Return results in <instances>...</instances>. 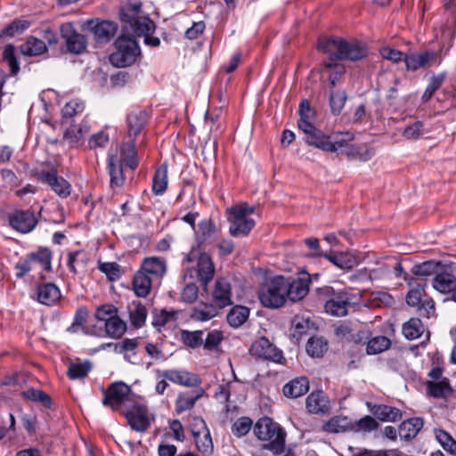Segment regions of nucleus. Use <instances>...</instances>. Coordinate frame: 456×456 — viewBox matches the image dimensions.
Returning <instances> with one entry per match:
<instances>
[{
	"mask_svg": "<svg viewBox=\"0 0 456 456\" xmlns=\"http://www.w3.org/2000/svg\"><path fill=\"white\" fill-rule=\"evenodd\" d=\"M319 297L324 301V310L330 315L343 317L348 309L358 304L357 296L345 289L325 286L317 289Z\"/></svg>",
	"mask_w": 456,
	"mask_h": 456,
	"instance_id": "nucleus-1",
	"label": "nucleus"
},
{
	"mask_svg": "<svg viewBox=\"0 0 456 456\" xmlns=\"http://www.w3.org/2000/svg\"><path fill=\"white\" fill-rule=\"evenodd\" d=\"M254 433L259 440L266 442L265 448L276 455L284 452L287 433L273 419L269 417L259 419L254 426Z\"/></svg>",
	"mask_w": 456,
	"mask_h": 456,
	"instance_id": "nucleus-2",
	"label": "nucleus"
},
{
	"mask_svg": "<svg viewBox=\"0 0 456 456\" xmlns=\"http://www.w3.org/2000/svg\"><path fill=\"white\" fill-rule=\"evenodd\" d=\"M310 131L305 132V141L308 145L314 146L325 152H336L350 141L354 140L353 134L349 132L326 134L314 126Z\"/></svg>",
	"mask_w": 456,
	"mask_h": 456,
	"instance_id": "nucleus-3",
	"label": "nucleus"
},
{
	"mask_svg": "<svg viewBox=\"0 0 456 456\" xmlns=\"http://www.w3.org/2000/svg\"><path fill=\"white\" fill-rule=\"evenodd\" d=\"M286 278L276 276L265 280L257 291L260 303L268 308H279L286 302Z\"/></svg>",
	"mask_w": 456,
	"mask_h": 456,
	"instance_id": "nucleus-4",
	"label": "nucleus"
},
{
	"mask_svg": "<svg viewBox=\"0 0 456 456\" xmlns=\"http://www.w3.org/2000/svg\"><path fill=\"white\" fill-rule=\"evenodd\" d=\"M115 48L110 55V61L118 68L134 64L141 53L137 41L129 36H119L115 41Z\"/></svg>",
	"mask_w": 456,
	"mask_h": 456,
	"instance_id": "nucleus-5",
	"label": "nucleus"
},
{
	"mask_svg": "<svg viewBox=\"0 0 456 456\" xmlns=\"http://www.w3.org/2000/svg\"><path fill=\"white\" fill-rule=\"evenodd\" d=\"M52 252L46 248H39L27 256L25 259L18 262L14 269L16 277L22 278L30 272L51 271Z\"/></svg>",
	"mask_w": 456,
	"mask_h": 456,
	"instance_id": "nucleus-6",
	"label": "nucleus"
},
{
	"mask_svg": "<svg viewBox=\"0 0 456 456\" xmlns=\"http://www.w3.org/2000/svg\"><path fill=\"white\" fill-rule=\"evenodd\" d=\"M130 387L124 382H115L104 391L102 404L110 406L113 411H126L132 402Z\"/></svg>",
	"mask_w": 456,
	"mask_h": 456,
	"instance_id": "nucleus-7",
	"label": "nucleus"
},
{
	"mask_svg": "<svg viewBox=\"0 0 456 456\" xmlns=\"http://www.w3.org/2000/svg\"><path fill=\"white\" fill-rule=\"evenodd\" d=\"M406 302L410 306L416 307L419 315L429 318L436 311L435 302L425 295L421 285L411 289L406 295Z\"/></svg>",
	"mask_w": 456,
	"mask_h": 456,
	"instance_id": "nucleus-8",
	"label": "nucleus"
},
{
	"mask_svg": "<svg viewBox=\"0 0 456 456\" xmlns=\"http://www.w3.org/2000/svg\"><path fill=\"white\" fill-rule=\"evenodd\" d=\"M37 179L47 184L60 198L66 199L71 193V184L65 178L60 176L55 168L42 170L37 174Z\"/></svg>",
	"mask_w": 456,
	"mask_h": 456,
	"instance_id": "nucleus-9",
	"label": "nucleus"
},
{
	"mask_svg": "<svg viewBox=\"0 0 456 456\" xmlns=\"http://www.w3.org/2000/svg\"><path fill=\"white\" fill-rule=\"evenodd\" d=\"M191 432L199 452L204 456H210L213 453L214 446L210 431L205 420L200 417L194 418Z\"/></svg>",
	"mask_w": 456,
	"mask_h": 456,
	"instance_id": "nucleus-10",
	"label": "nucleus"
},
{
	"mask_svg": "<svg viewBox=\"0 0 456 456\" xmlns=\"http://www.w3.org/2000/svg\"><path fill=\"white\" fill-rule=\"evenodd\" d=\"M156 376L159 379H167V380L186 387H200L202 383L198 374L185 370H157Z\"/></svg>",
	"mask_w": 456,
	"mask_h": 456,
	"instance_id": "nucleus-11",
	"label": "nucleus"
},
{
	"mask_svg": "<svg viewBox=\"0 0 456 456\" xmlns=\"http://www.w3.org/2000/svg\"><path fill=\"white\" fill-rule=\"evenodd\" d=\"M250 354L260 360L272 361L273 362H281L283 354L276 346L270 342L265 337L256 339L249 349Z\"/></svg>",
	"mask_w": 456,
	"mask_h": 456,
	"instance_id": "nucleus-12",
	"label": "nucleus"
},
{
	"mask_svg": "<svg viewBox=\"0 0 456 456\" xmlns=\"http://www.w3.org/2000/svg\"><path fill=\"white\" fill-rule=\"evenodd\" d=\"M8 223L18 232L28 233L35 229L37 220L33 212L16 209L8 214Z\"/></svg>",
	"mask_w": 456,
	"mask_h": 456,
	"instance_id": "nucleus-13",
	"label": "nucleus"
},
{
	"mask_svg": "<svg viewBox=\"0 0 456 456\" xmlns=\"http://www.w3.org/2000/svg\"><path fill=\"white\" fill-rule=\"evenodd\" d=\"M60 30L69 53L79 54L86 50L87 41L85 36L76 32L71 23L62 24Z\"/></svg>",
	"mask_w": 456,
	"mask_h": 456,
	"instance_id": "nucleus-14",
	"label": "nucleus"
},
{
	"mask_svg": "<svg viewBox=\"0 0 456 456\" xmlns=\"http://www.w3.org/2000/svg\"><path fill=\"white\" fill-rule=\"evenodd\" d=\"M122 414L134 431L145 432L151 425L147 411L143 406L133 405V407L122 411Z\"/></svg>",
	"mask_w": 456,
	"mask_h": 456,
	"instance_id": "nucleus-15",
	"label": "nucleus"
},
{
	"mask_svg": "<svg viewBox=\"0 0 456 456\" xmlns=\"http://www.w3.org/2000/svg\"><path fill=\"white\" fill-rule=\"evenodd\" d=\"M121 21L124 23V30L134 37H144L155 30V23L146 16L134 17Z\"/></svg>",
	"mask_w": 456,
	"mask_h": 456,
	"instance_id": "nucleus-16",
	"label": "nucleus"
},
{
	"mask_svg": "<svg viewBox=\"0 0 456 456\" xmlns=\"http://www.w3.org/2000/svg\"><path fill=\"white\" fill-rule=\"evenodd\" d=\"M214 305L216 308H224L232 304L231 283L224 278L217 279L212 291Z\"/></svg>",
	"mask_w": 456,
	"mask_h": 456,
	"instance_id": "nucleus-17",
	"label": "nucleus"
},
{
	"mask_svg": "<svg viewBox=\"0 0 456 456\" xmlns=\"http://www.w3.org/2000/svg\"><path fill=\"white\" fill-rule=\"evenodd\" d=\"M310 278L307 274H302L300 277L289 281L286 279V298L292 302L303 299L309 291Z\"/></svg>",
	"mask_w": 456,
	"mask_h": 456,
	"instance_id": "nucleus-18",
	"label": "nucleus"
},
{
	"mask_svg": "<svg viewBox=\"0 0 456 456\" xmlns=\"http://www.w3.org/2000/svg\"><path fill=\"white\" fill-rule=\"evenodd\" d=\"M88 27L99 43L110 41L116 34L117 25L109 20L88 21Z\"/></svg>",
	"mask_w": 456,
	"mask_h": 456,
	"instance_id": "nucleus-19",
	"label": "nucleus"
},
{
	"mask_svg": "<svg viewBox=\"0 0 456 456\" xmlns=\"http://www.w3.org/2000/svg\"><path fill=\"white\" fill-rule=\"evenodd\" d=\"M344 39L335 37H322L318 40V50L327 53L330 61H340Z\"/></svg>",
	"mask_w": 456,
	"mask_h": 456,
	"instance_id": "nucleus-20",
	"label": "nucleus"
},
{
	"mask_svg": "<svg viewBox=\"0 0 456 456\" xmlns=\"http://www.w3.org/2000/svg\"><path fill=\"white\" fill-rule=\"evenodd\" d=\"M340 61H356L363 59L368 54V48L364 43L357 40L346 41L344 39Z\"/></svg>",
	"mask_w": 456,
	"mask_h": 456,
	"instance_id": "nucleus-21",
	"label": "nucleus"
},
{
	"mask_svg": "<svg viewBox=\"0 0 456 456\" xmlns=\"http://www.w3.org/2000/svg\"><path fill=\"white\" fill-rule=\"evenodd\" d=\"M140 270H142L149 276H151L154 281H159L162 278L167 271L166 262L158 256L146 257Z\"/></svg>",
	"mask_w": 456,
	"mask_h": 456,
	"instance_id": "nucleus-22",
	"label": "nucleus"
},
{
	"mask_svg": "<svg viewBox=\"0 0 456 456\" xmlns=\"http://www.w3.org/2000/svg\"><path fill=\"white\" fill-rule=\"evenodd\" d=\"M436 56L437 54L436 52L425 51L419 53H411L405 55L403 61L408 70L415 71L434 61Z\"/></svg>",
	"mask_w": 456,
	"mask_h": 456,
	"instance_id": "nucleus-23",
	"label": "nucleus"
},
{
	"mask_svg": "<svg viewBox=\"0 0 456 456\" xmlns=\"http://www.w3.org/2000/svg\"><path fill=\"white\" fill-rule=\"evenodd\" d=\"M149 114L145 110L137 109L127 115L129 136H137L147 124Z\"/></svg>",
	"mask_w": 456,
	"mask_h": 456,
	"instance_id": "nucleus-24",
	"label": "nucleus"
},
{
	"mask_svg": "<svg viewBox=\"0 0 456 456\" xmlns=\"http://www.w3.org/2000/svg\"><path fill=\"white\" fill-rule=\"evenodd\" d=\"M230 233L232 236H246L255 226V221L250 217H243L239 215H231Z\"/></svg>",
	"mask_w": 456,
	"mask_h": 456,
	"instance_id": "nucleus-25",
	"label": "nucleus"
},
{
	"mask_svg": "<svg viewBox=\"0 0 456 456\" xmlns=\"http://www.w3.org/2000/svg\"><path fill=\"white\" fill-rule=\"evenodd\" d=\"M370 412L381 421L395 422L402 418V411L392 406L385 404H374L372 406L368 403Z\"/></svg>",
	"mask_w": 456,
	"mask_h": 456,
	"instance_id": "nucleus-26",
	"label": "nucleus"
},
{
	"mask_svg": "<svg viewBox=\"0 0 456 456\" xmlns=\"http://www.w3.org/2000/svg\"><path fill=\"white\" fill-rule=\"evenodd\" d=\"M197 277L202 285H207L214 277L215 267L209 256L201 254L197 262Z\"/></svg>",
	"mask_w": 456,
	"mask_h": 456,
	"instance_id": "nucleus-27",
	"label": "nucleus"
},
{
	"mask_svg": "<svg viewBox=\"0 0 456 456\" xmlns=\"http://www.w3.org/2000/svg\"><path fill=\"white\" fill-rule=\"evenodd\" d=\"M108 172L110 177V187L119 188L125 183V177L123 175V165L118 160L117 156H108Z\"/></svg>",
	"mask_w": 456,
	"mask_h": 456,
	"instance_id": "nucleus-28",
	"label": "nucleus"
},
{
	"mask_svg": "<svg viewBox=\"0 0 456 456\" xmlns=\"http://www.w3.org/2000/svg\"><path fill=\"white\" fill-rule=\"evenodd\" d=\"M456 286L455 276L445 270L440 269L433 279V287L441 293H452Z\"/></svg>",
	"mask_w": 456,
	"mask_h": 456,
	"instance_id": "nucleus-29",
	"label": "nucleus"
},
{
	"mask_svg": "<svg viewBox=\"0 0 456 456\" xmlns=\"http://www.w3.org/2000/svg\"><path fill=\"white\" fill-rule=\"evenodd\" d=\"M203 389H200L197 393L183 392L179 393L175 403V409L177 414L191 410L196 402L202 396Z\"/></svg>",
	"mask_w": 456,
	"mask_h": 456,
	"instance_id": "nucleus-30",
	"label": "nucleus"
},
{
	"mask_svg": "<svg viewBox=\"0 0 456 456\" xmlns=\"http://www.w3.org/2000/svg\"><path fill=\"white\" fill-rule=\"evenodd\" d=\"M37 300L43 305H53L61 297L59 288L53 283L40 284L37 288Z\"/></svg>",
	"mask_w": 456,
	"mask_h": 456,
	"instance_id": "nucleus-31",
	"label": "nucleus"
},
{
	"mask_svg": "<svg viewBox=\"0 0 456 456\" xmlns=\"http://www.w3.org/2000/svg\"><path fill=\"white\" fill-rule=\"evenodd\" d=\"M423 428V420L420 418H411L403 421L398 428L401 439L409 441L414 438Z\"/></svg>",
	"mask_w": 456,
	"mask_h": 456,
	"instance_id": "nucleus-32",
	"label": "nucleus"
},
{
	"mask_svg": "<svg viewBox=\"0 0 456 456\" xmlns=\"http://www.w3.org/2000/svg\"><path fill=\"white\" fill-rule=\"evenodd\" d=\"M154 280L142 270L137 271L133 279V289L137 297H145L151 291Z\"/></svg>",
	"mask_w": 456,
	"mask_h": 456,
	"instance_id": "nucleus-33",
	"label": "nucleus"
},
{
	"mask_svg": "<svg viewBox=\"0 0 456 456\" xmlns=\"http://www.w3.org/2000/svg\"><path fill=\"white\" fill-rule=\"evenodd\" d=\"M306 408L311 413H325L329 410V401L322 391L313 392L306 398Z\"/></svg>",
	"mask_w": 456,
	"mask_h": 456,
	"instance_id": "nucleus-34",
	"label": "nucleus"
},
{
	"mask_svg": "<svg viewBox=\"0 0 456 456\" xmlns=\"http://www.w3.org/2000/svg\"><path fill=\"white\" fill-rule=\"evenodd\" d=\"M127 311L130 323L134 328L139 329L144 325L147 317L145 305L139 301H133L128 305Z\"/></svg>",
	"mask_w": 456,
	"mask_h": 456,
	"instance_id": "nucleus-35",
	"label": "nucleus"
},
{
	"mask_svg": "<svg viewBox=\"0 0 456 456\" xmlns=\"http://www.w3.org/2000/svg\"><path fill=\"white\" fill-rule=\"evenodd\" d=\"M309 382L306 378L300 377L292 379L283 387V394L287 397L297 398L307 393Z\"/></svg>",
	"mask_w": 456,
	"mask_h": 456,
	"instance_id": "nucleus-36",
	"label": "nucleus"
},
{
	"mask_svg": "<svg viewBox=\"0 0 456 456\" xmlns=\"http://www.w3.org/2000/svg\"><path fill=\"white\" fill-rule=\"evenodd\" d=\"M323 256L342 270H350L356 264L355 258L348 252L325 253Z\"/></svg>",
	"mask_w": 456,
	"mask_h": 456,
	"instance_id": "nucleus-37",
	"label": "nucleus"
},
{
	"mask_svg": "<svg viewBox=\"0 0 456 456\" xmlns=\"http://www.w3.org/2000/svg\"><path fill=\"white\" fill-rule=\"evenodd\" d=\"M216 232L215 223L210 219H204L198 224L196 240L199 247L208 241Z\"/></svg>",
	"mask_w": 456,
	"mask_h": 456,
	"instance_id": "nucleus-38",
	"label": "nucleus"
},
{
	"mask_svg": "<svg viewBox=\"0 0 456 456\" xmlns=\"http://www.w3.org/2000/svg\"><path fill=\"white\" fill-rule=\"evenodd\" d=\"M118 160L122 165H126L132 170L137 167L138 159L134 142H126L122 145Z\"/></svg>",
	"mask_w": 456,
	"mask_h": 456,
	"instance_id": "nucleus-39",
	"label": "nucleus"
},
{
	"mask_svg": "<svg viewBox=\"0 0 456 456\" xmlns=\"http://www.w3.org/2000/svg\"><path fill=\"white\" fill-rule=\"evenodd\" d=\"M299 119L297 121L298 128L303 132H308L314 126L311 122V118L314 115V111L311 109L310 103L307 100H303L299 104Z\"/></svg>",
	"mask_w": 456,
	"mask_h": 456,
	"instance_id": "nucleus-40",
	"label": "nucleus"
},
{
	"mask_svg": "<svg viewBox=\"0 0 456 456\" xmlns=\"http://www.w3.org/2000/svg\"><path fill=\"white\" fill-rule=\"evenodd\" d=\"M402 331L408 340H413L424 333L425 326L419 318H411L403 325Z\"/></svg>",
	"mask_w": 456,
	"mask_h": 456,
	"instance_id": "nucleus-41",
	"label": "nucleus"
},
{
	"mask_svg": "<svg viewBox=\"0 0 456 456\" xmlns=\"http://www.w3.org/2000/svg\"><path fill=\"white\" fill-rule=\"evenodd\" d=\"M218 314L217 308L213 304H200L191 312V318L194 321L206 322Z\"/></svg>",
	"mask_w": 456,
	"mask_h": 456,
	"instance_id": "nucleus-42",
	"label": "nucleus"
},
{
	"mask_svg": "<svg viewBox=\"0 0 456 456\" xmlns=\"http://www.w3.org/2000/svg\"><path fill=\"white\" fill-rule=\"evenodd\" d=\"M167 167L161 165L154 174L152 180V191L156 195H162L167 189Z\"/></svg>",
	"mask_w": 456,
	"mask_h": 456,
	"instance_id": "nucleus-43",
	"label": "nucleus"
},
{
	"mask_svg": "<svg viewBox=\"0 0 456 456\" xmlns=\"http://www.w3.org/2000/svg\"><path fill=\"white\" fill-rule=\"evenodd\" d=\"M428 389L429 394L436 398H445L452 393L450 381L444 378L439 381H428Z\"/></svg>",
	"mask_w": 456,
	"mask_h": 456,
	"instance_id": "nucleus-44",
	"label": "nucleus"
},
{
	"mask_svg": "<svg viewBox=\"0 0 456 456\" xmlns=\"http://www.w3.org/2000/svg\"><path fill=\"white\" fill-rule=\"evenodd\" d=\"M249 310L246 306L235 305L227 314V322L233 328L240 327L248 318Z\"/></svg>",
	"mask_w": 456,
	"mask_h": 456,
	"instance_id": "nucleus-45",
	"label": "nucleus"
},
{
	"mask_svg": "<svg viewBox=\"0 0 456 456\" xmlns=\"http://www.w3.org/2000/svg\"><path fill=\"white\" fill-rule=\"evenodd\" d=\"M92 369L90 361L70 362L68 368L67 375L70 379H85Z\"/></svg>",
	"mask_w": 456,
	"mask_h": 456,
	"instance_id": "nucleus-46",
	"label": "nucleus"
},
{
	"mask_svg": "<svg viewBox=\"0 0 456 456\" xmlns=\"http://www.w3.org/2000/svg\"><path fill=\"white\" fill-rule=\"evenodd\" d=\"M20 49L23 55L35 56L45 52L46 45L43 40L36 37H30L20 45Z\"/></svg>",
	"mask_w": 456,
	"mask_h": 456,
	"instance_id": "nucleus-47",
	"label": "nucleus"
},
{
	"mask_svg": "<svg viewBox=\"0 0 456 456\" xmlns=\"http://www.w3.org/2000/svg\"><path fill=\"white\" fill-rule=\"evenodd\" d=\"M440 269H442L440 262L431 260L415 265L411 268V273L417 276H429L432 274L436 276Z\"/></svg>",
	"mask_w": 456,
	"mask_h": 456,
	"instance_id": "nucleus-48",
	"label": "nucleus"
},
{
	"mask_svg": "<svg viewBox=\"0 0 456 456\" xmlns=\"http://www.w3.org/2000/svg\"><path fill=\"white\" fill-rule=\"evenodd\" d=\"M328 350V343L323 338L312 337L308 339L306 352L313 357H321Z\"/></svg>",
	"mask_w": 456,
	"mask_h": 456,
	"instance_id": "nucleus-49",
	"label": "nucleus"
},
{
	"mask_svg": "<svg viewBox=\"0 0 456 456\" xmlns=\"http://www.w3.org/2000/svg\"><path fill=\"white\" fill-rule=\"evenodd\" d=\"M108 335L114 338H119L126 330V324L117 314L105 323Z\"/></svg>",
	"mask_w": 456,
	"mask_h": 456,
	"instance_id": "nucleus-50",
	"label": "nucleus"
},
{
	"mask_svg": "<svg viewBox=\"0 0 456 456\" xmlns=\"http://www.w3.org/2000/svg\"><path fill=\"white\" fill-rule=\"evenodd\" d=\"M391 341L385 336H378L369 340L366 347L368 354H377L389 348Z\"/></svg>",
	"mask_w": 456,
	"mask_h": 456,
	"instance_id": "nucleus-51",
	"label": "nucleus"
},
{
	"mask_svg": "<svg viewBox=\"0 0 456 456\" xmlns=\"http://www.w3.org/2000/svg\"><path fill=\"white\" fill-rule=\"evenodd\" d=\"M346 100L347 96L345 91L337 90L330 92V106L331 112L334 115H338L342 111Z\"/></svg>",
	"mask_w": 456,
	"mask_h": 456,
	"instance_id": "nucleus-52",
	"label": "nucleus"
},
{
	"mask_svg": "<svg viewBox=\"0 0 456 456\" xmlns=\"http://www.w3.org/2000/svg\"><path fill=\"white\" fill-rule=\"evenodd\" d=\"M203 331L202 330H195V331H188L183 330L181 334L182 341L184 345L191 348H197L203 344Z\"/></svg>",
	"mask_w": 456,
	"mask_h": 456,
	"instance_id": "nucleus-53",
	"label": "nucleus"
},
{
	"mask_svg": "<svg viewBox=\"0 0 456 456\" xmlns=\"http://www.w3.org/2000/svg\"><path fill=\"white\" fill-rule=\"evenodd\" d=\"M444 78V74H438L431 77L429 83L421 97L424 102H428L432 98L434 93L443 85Z\"/></svg>",
	"mask_w": 456,
	"mask_h": 456,
	"instance_id": "nucleus-54",
	"label": "nucleus"
},
{
	"mask_svg": "<svg viewBox=\"0 0 456 456\" xmlns=\"http://www.w3.org/2000/svg\"><path fill=\"white\" fill-rule=\"evenodd\" d=\"M141 338H125L118 343H108L107 346H114L115 353L134 352L140 345Z\"/></svg>",
	"mask_w": 456,
	"mask_h": 456,
	"instance_id": "nucleus-55",
	"label": "nucleus"
},
{
	"mask_svg": "<svg viewBox=\"0 0 456 456\" xmlns=\"http://www.w3.org/2000/svg\"><path fill=\"white\" fill-rule=\"evenodd\" d=\"M436 437L443 448L450 454H456V441L445 431L442 429L436 430Z\"/></svg>",
	"mask_w": 456,
	"mask_h": 456,
	"instance_id": "nucleus-56",
	"label": "nucleus"
},
{
	"mask_svg": "<svg viewBox=\"0 0 456 456\" xmlns=\"http://www.w3.org/2000/svg\"><path fill=\"white\" fill-rule=\"evenodd\" d=\"M22 395L29 401L41 403L45 407H50L51 405L50 396L42 390L28 389L22 392Z\"/></svg>",
	"mask_w": 456,
	"mask_h": 456,
	"instance_id": "nucleus-57",
	"label": "nucleus"
},
{
	"mask_svg": "<svg viewBox=\"0 0 456 456\" xmlns=\"http://www.w3.org/2000/svg\"><path fill=\"white\" fill-rule=\"evenodd\" d=\"M142 11V3L139 1L130 2L123 6L119 12L120 20H127L134 17H140Z\"/></svg>",
	"mask_w": 456,
	"mask_h": 456,
	"instance_id": "nucleus-58",
	"label": "nucleus"
},
{
	"mask_svg": "<svg viewBox=\"0 0 456 456\" xmlns=\"http://www.w3.org/2000/svg\"><path fill=\"white\" fill-rule=\"evenodd\" d=\"M251 428L252 420L248 417H241L233 423L232 433L237 437H241L247 435Z\"/></svg>",
	"mask_w": 456,
	"mask_h": 456,
	"instance_id": "nucleus-59",
	"label": "nucleus"
},
{
	"mask_svg": "<svg viewBox=\"0 0 456 456\" xmlns=\"http://www.w3.org/2000/svg\"><path fill=\"white\" fill-rule=\"evenodd\" d=\"M85 104L82 101L73 99L67 102L61 109V113L64 118H72L83 112Z\"/></svg>",
	"mask_w": 456,
	"mask_h": 456,
	"instance_id": "nucleus-60",
	"label": "nucleus"
},
{
	"mask_svg": "<svg viewBox=\"0 0 456 456\" xmlns=\"http://www.w3.org/2000/svg\"><path fill=\"white\" fill-rule=\"evenodd\" d=\"M3 57L5 61L8 62L10 67L11 74L16 75L20 70L19 63L15 57V49L12 45H5L3 53Z\"/></svg>",
	"mask_w": 456,
	"mask_h": 456,
	"instance_id": "nucleus-61",
	"label": "nucleus"
},
{
	"mask_svg": "<svg viewBox=\"0 0 456 456\" xmlns=\"http://www.w3.org/2000/svg\"><path fill=\"white\" fill-rule=\"evenodd\" d=\"M88 132L87 126H80L78 128L70 127L64 133V139L67 140L70 144L76 145L80 142L83 139L84 134Z\"/></svg>",
	"mask_w": 456,
	"mask_h": 456,
	"instance_id": "nucleus-62",
	"label": "nucleus"
},
{
	"mask_svg": "<svg viewBox=\"0 0 456 456\" xmlns=\"http://www.w3.org/2000/svg\"><path fill=\"white\" fill-rule=\"evenodd\" d=\"M99 269L101 272L105 273L107 275V277L111 281H115V280L118 279L122 273L120 265L115 262L102 263L99 265Z\"/></svg>",
	"mask_w": 456,
	"mask_h": 456,
	"instance_id": "nucleus-63",
	"label": "nucleus"
},
{
	"mask_svg": "<svg viewBox=\"0 0 456 456\" xmlns=\"http://www.w3.org/2000/svg\"><path fill=\"white\" fill-rule=\"evenodd\" d=\"M379 428V423L371 416H365L360 419L354 424V428L357 431L370 432L376 430Z\"/></svg>",
	"mask_w": 456,
	"mask_h": 456,
	"instance_id": "nucleus-64",
	"label": "nucleus"
}]
</instances>
